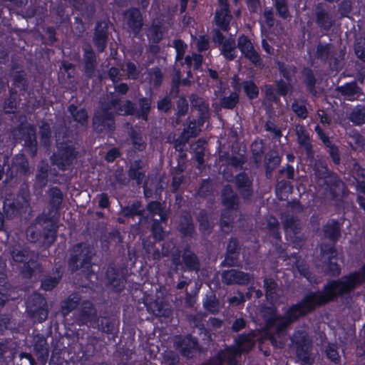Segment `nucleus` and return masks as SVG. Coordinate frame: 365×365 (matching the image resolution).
<instances>
[{"mask_svg": "<svg viewBox=\"0 0 365 365\" xmlns=\"http://www.w3.org/2000/svg\"><path fill=\"white\" fill-rule=\"evenodd\" d=\"M337 301L328 283L324 284L321 291H309L295 304L290 305L282 315V322L277 327V335L284 340L288 327L301 318L312 313L317 307Z\"/></svg>", "mask_w": 365, "mask_h": 365, "instance_id": "nucleus-1", "label": "nucleus"}, {"mask_svg": "<svg viewBox=\"0 0 365 365\" xmlns=\"http://www.w3.org/2000/svg\"><path fill=\"white\" fill-rule=\"evenodd\" d=\"M337 301L328 283L324 284L321 291H309L295 304L290 305L282 315V322L277 327V335L284 340L288 327L301 318L312 313L317 307Z\"/></svg>", "mask_w": 365, "mask_h": 365, "instance_id": "nucleus-2", "label": "nucleus"}, {"mask_svg": "<svg viewBox=\"0 0 365 365\" xmlns=\"http://www.w3.org/2000/svg\"><path fill=\"white\" fill-rule=\"evenodd\" d=\"M134 111L133 104L130 101H125L119 105L117 100L113 99L110 104H103L96 111L93 117V128L98 132L110 130L114 128V115H129Z\"/></svg>", "mask_w": 365, "mask_h": 365, "instance_id": "nucleus-3", "label": "nucleus"}, {"mask_svg": "<svg viewBox=\"0 0 365 365\" xmlns=\"http://www.w3.org/2000/svg\"><path fill=\"white\" fill-rule=\"evenodd\" d=\"M11 263L19 264V272L24 278L31 279L41 264L29 247L15 243L9 247Z\"/></svg>", "mask_w": 365, "mask_h": 365, "instance_id": "nucleus-4", "label": "nucleus"}, {"mask_svg": "<svg viewBox=\"0 0 365 365\" xmlns=\"http://www.w3.org/2000/svg\"><path fill=\"white\" fill-rule=\"evenodd\" d=\"M95 255L93 247L88 242H81L73 245L68 260L70 270L75 272L81 269L89 273L92 269V260Z\"/></svg>", "mask_w": 365, "mask_h": 365, "instance_id": "nucleus-5", "label": "nucleus"}, {"mask_svg": "<svg viewBox=\"0 0 365 365\" xmlns=\"http://www.w3.org/2000/svg\"><path fill=\"white\" fill-rule=\"evenodd\" d=\"M327 283L335 294L336 300L349 295L357 287L365 283V263L358 271L350 272L338 279H330Z\"/></svg>", "mask_w": 365, "mask_h": 365, "instance_id": "nucleus-6", "label": "nucleus"}, {"mask_svg": "<svg viewBox=\"0 0 365 365\" xmlns=\"http://www.w3.org/2000/svg\"><path fill=\"white\" fill-rule=\"evenodd\" d=\"M261 315L264 321V327L262 331V338L269 341L271 345L277 349L284 346V341L279 339L277 335V327L282 322V315L277 313L275 307L268 306L261 309Z\"/></svg>", "mask_w": 365, "mask_h": 365, "instance_id": "nucleus-7", "label": "nucleus"}, {"mask_svg": "<svg viewBox=\"0 0 365 365\" xmlns=\"http://www.w3.org/2000/svg\"><path fill=\"white\" fill-rule=\"evenodd\" d=\"M292 347L295 350L296 357L302 364H311L312 341L306 331H294L290 337Z\"/></svg>", "mask_w": 365, "mask_h": 365, "instance_id": "nucleus-8", "label": "nucleus"}, {"mask_svg": "<svg viewBox=\"0 0 365 365\" xmlns=\"http://www.w3.org/2000/svg\"><path fill=\"white\" fill-rule=\"evenodd\" d=\"M63 139L62 138V140ZM60 140L61 138H56V143H60ZM77 155L78 152L73 146L61 143V145L57 147V150L51 156V162L58 170L66 171L73 165Z\"/></svg>", "mask_w": 365, "mask_h": 365, "instance_id": "nucleus-9", "label": "nucleus"}, {"mask_svg": "<svg viewBox=\"0 0 365 365\" xmlns=\"http://www.w3.org/2000/svg\"><path fill=\"white\" fill-rule=\"evenodd\" d=\"M192 113L198 116L197 121H191L184 128L182 137H196L198 135L200 127L208 116V105L203 100L197 98L192 101Z\"/></svg>", "mask_w": 365, "mask_h": 365, "instance_id": "nucleus-10", "label": "nucleus"}, {"mask_svg": "<svg viewBox=\"0 0 365 365\" xmlns=\"http://www.w3.org/2000/svg\"><path fill=\"white\" fill-rule=\"evenodd\" d=\"M319 178L324 179V184L333 200L341 196L345 190L344 183L335 173L324 167V170L319 173Z\"/></svg>", "mask_w": 365, "mask_h": 365, "instance_id": "nucleus-11", "label": "nucleus"}, {"mask_svg": "<svg viewBox=\"0 0 365 365\" xmlns=\"http://www.w3.org/2000/svg\"><path fill=\"white\" fill-rule=\"evenodd\" d=\"M96 322L92 327L97 328L101 332L108 335L110 334L113 337L117 336L120 322L118 319L110 316L106 311L101 312Z\"/></svg>", "mask_w": 365, "mask_h": 365, "instance_id": "nucleus-12", "label": "nucleus"}, {"mask_svg": "<svg viewBox=\"0 0 365 365\" xmlns=\"http://www.w3.org/2000/svg\"><path fill=\"white\" fill-rule=\"evenodd\" d=\"M200 266L197 255L186 245L182 251V265L179 269L182 272H197L200 269Z\"/></svg>", "mask_w": 365, "mask_h": 365, "instance_id": "nucleus-13", "label": "nucleus"}, {"mask_svg": "<svg viewBox=\"0 0 365 365\" xmlns=\"http://www.w3.org/2000/svg\"><path fill=\"white\" fill-rule=\"evenodd\" d=\"M221 277L222 282L227 285H247L251 280L249 273L235 269L223 271Z\"/></svg>", "mask_w": 365, "mask_h": 365, "instance_id": "nucleus-14", "label": "nucleus"}, {"mask_svg": "<svg viewBox=\"0 0 365 365\" xmlns=\"http://www.w3.org/2000/svg\"><path fill=\"white\" fill-rule=\"evenodd\" d=\"M106 278L108 285L112 287L114 292H120L124 289L126 282L125 277L114 265L108 266Z\"/></svg>", "mask_w": 365, "mask_h": 365, "instance_id": "nucleus-15", "label": "nucleus"}, {"mask_svg": "<svg viewBox=\"0 0 365 365\" xmlns=\"http://www.w3.org/2000/svg\"><path fill=\"white\" fill-rule=\"evenodd\" d=\"M97 311L93 304L89 300H83L78 310V320L82 324H89L91 327L96 322Z\"/></svg>", "mask_w": 365, "mask_h": 365, "instance_id": "nucleus-16", "label": "nucleus"}, {"mask_svg": "<svg viewBox=\"0 0 365 365\" xmlns=\"http://www.w3.org/2000/svg\"><path fill=\"white\" fill-rule=\"evenodd\" d=\"M235 185L243 200L250 199L253 195L252 180L245 172H241L236 175Z\"/></svg>", "mask_w": 365, "mask_h": 365, "instance_id": "nucleus-17", "label": "nucleus"}, {"mask_svg": "<svg viewBox=\"0 0 365 365\" xmlns=\"http://www.w3.org/2000/svg\"><path fill=\"white\" fill-rule=\"evenodd\" d=\"M341 227L342 224L338 220H328L322 227L324 237L336 244L341 236Z\"/></svg>", "mask_w": 365, "mask_h": 365, "instance_id": "nucleus-18", "label": "nucleus"}, {"mask_svg": "<svg viewBox=\"0 0 365 365\" xmlns=\"http://www.w3.org/2000/svg\"><path fill=\"white\" fill-rule=\"evenodd\" d=\"M237 46L245 58H248L255 65L260 64V57L255 51L252 43L245 36L238 38Z\"/></svg>", "mask_w": 365, "mask_h": 365, "instance_id": "nucleus-19", "label": "nucleus"}, {"mask_svg": "<svg viewBox=\"0 0 365 365\" xmlns=\"http://www.w3.org/2000/svg\"><path fill=\"white\" fill-rule=\"evenodd\" d=\"M221 196L222 203L227 210H237L238 209L240 205L239 197L230 185L227 184L223 187Z\"/></svg>", "mask_w": 365, "mask_h": 365, "instance_id": "nucleus-20", "label": "nucleus"}, {"mask_svg": "<svg viewBox=\"0 0 365 365\" xmlns=\"http://www.w3.org/2000/svg\"><path fill=\"white\" fill-rule=\"evenodd\" d=\"M178 231L183 237H192L195 233V227L189 211H183L178 224Z\"/></svg>", "mask_w": 365, "mask_h": 365, "instance_id": "nucleus-21", "label": "nucleus"}, {"mask_svg": "<svg viewBox=\"0 0 365 365\" xmlns=\"http://www.w3.org/2000/svg\"><path fill=\"white\" fill-rule=\"evenodd\" d=\"M63 274L61 267H55L53 269V275L45 274L41 279V289L45 292L52 291L58 285Z\"/></svg>", "mask_w": 365, "mask_h": 365, "instance_id": "nucleus-22", "label": "nucleus"}, {"mask_svg": "<svg viewBox=\"0 0 365 365\" xmlns=\"http://www.w3.org/2000/svg\"><path fill=\"white\" fill-rule=\"evenodd\" d=\"M178 346L182 356L191 358L198 348V341L195 337L187 334L178 342Z\"/></svg>", "mask_w": 365, "mask_h": 365, "instance_id": "nucleus-23", "label": "nucleus"}, {"mask_svg": "<svg viewBox=\"0 0 365 365\" xmlns=\"http://www.w3.org/2000/svg\"><path fill=\"white\" fill-rule=\"evenodd\" d=\"M24 204L17 199L6 198L3 202V211L8 220H12L22 212Z\"/></svg>", "mask_w": 365, "mask_h": 365, "instance_id": "nucleus-24", "label": "nucleus"}, {"mask_svg": "<svg viewBox=\"0 0 365 365\" xmlns=\"http://www.w3.org/2000/svg\"><path fill=\"white\" fill-rule=\"evenodd\" d=\"M81 296L77 292H72L64 300H63L60 305L61 314L63 316H67L71 312L75 310L81 302Z\"/></svg>", "mask_w": 365, "mask_h": 365, "instance_id": "nucleus-25", "label": "nucleus"}, {"mask_svg": "<svg viewBox=\"0 0 365 365\" xmlns=\"http://www.w3.org/2000/svg\"><path fill=\"white\" fill-rule=\"evenodd\" d=\"M144 304L147 312L156 317H168L170 314V310L163 309L162 303L158 299H146Z\"/></svg>", "mask_w": 365, "mask_h": 365, "instance_id": "nucleus-26", "label": "nucleus"}, {"mask_svg": "<svg viewBox=\"0 0 365 365\" xmlns=\"http://www.w3.org/2000/svg\"><path fill=\"white\" fill-rule=\"evenodd\" d=\"M281 157L275 150H269L264 157L265 175L268 178L272 172L280 164Z\"/></svg>", "mask_w": 365, "mask_h": 365, "instance_id": "nucleus-27", "label": "nucleus"}, {"mask_svg": "<svg viewBox=\"0 0 365 365\" xmlns=\"http://www.w3.org/2000/svg\"><path fill=\"white\" fill-rule=\"evenodd\" d=\"M50 200L49 206L50 212L58 213L63 202V193L58 187H53L49 190Z\"/></svg>", "mask_w": 365, "mask_h": 365, "instance_id": "nucleus-28", "label": "nucleus"}, {"mask_svg": "<svg viewBox=\"0 0 365 365\" xmlns=\"http://www.w3.org/2000/svg\"><path fill=\"white\" fill-rule=\"evenodd\" d=\"M143 166L140 160H135L130 165L128 170V177L136 182L138 185L142 184L145 178V173L143 171Z\"/></svg>", "mask_w": 365, "mask_h": 365, "instance_id": "nucleus-29", "label": "nucleus"}, {"mask_svg": "<svg viewBox=\"0 0 365 365\" xmlns=\"http://www.w3.org/2000/svg\"><path fill=\"white\" fill-rule=\"evenodd\" d=\"M125 16L130 28L134 33L138 32L142 26V18L140 11L136 9H132L128 10Z\"/></svg>", "mask_w": 365, "mask_h": 365, "instance_id": "nucleus-30", "label": "nucleus"}, {"mask_svg": "<svg viewBox=\"0 0 365 365\" xmlns=\"http://www.w3.org/2000/svg\"><path fill=\"white\" fill-rule=\"evenodd\" d=\"M232 16L229 14L228 6L220 7L216 11V24L224 31H227Z\"/></svg>", "mask_w": 365, "mask_h": 365, "instance_id": "nucleus-31", "label": "nucleus"}, {"mask_svg": "<svg viewBox=\"0 0 365 365\" xmlns=\"http://www.w3.org/2000/svg\"><path fill=\"white\" fill-rule=\"evenodd\" d=\"M324 146L326 147L327 152L329 153L332 162L334 165H338L340 164V153L339 147L332 143L331 138H320Z\"/></svg>", "mask_w": 365, "mask_h": 365, "instance_id": "nucleus-32", "label": "nucleus"}, {"mask_svg": "<svg viewBox=\"0 0 365 365\" xmlns=\"http://www.w3.org/2000/svg\"><path fill=\"white\" fill-rule=\"evenodd\" d=\"M140 207V202L134 201L130 205H126L122 208V215L126 218L141 216L143 214V210H141Z\"/></svg>", "mask_w": 365, "mask_h": 365, "instance_id": "nucleus-33", "label": "nucleus"}, {"mask_svg": "<svg viewBox=\"0 0 365 365\" xmlns=\"http://www.w3.org/2000/svg\"><path fill=\"white\" fill-rule=\"evenodd\" d=\"M150 232L153 238L156 242H161L164 240V239L165 238V230L163 226L162 225L160 221L158 220V219H153Z\"/></svg>", "mask_w": 365, "mask_h": 365, "instance_id": "nucleus-34", "label": "nucleus"}, {"mask_svg": "<svg viewBox=\"0 0 365 365\" xmlns=\"http://www.w3.org/2000/svg\"><path fill=\"white\" fill-rule=\"evenodd\" d=\"M197 222L199 224V230L202 233H209L212 229V226L209 222V217L207 211L205 209H202L198 212L197 217Z\"/></svg>", "mask_w": 365, "mask_h": 365, "instance_id": "nucleus-35", "label": "nucleus"}, {"mask_svg": "<svg viewBox=\"0 0 365 365\" xmlns=\"http://www.w3.org/2000/svg\"><path fill=\"white\" fill-rule=\"evenodd\" d=\"M42 228L44 240L50 244L53 243L57 237L58 225L56 221L46 225Z\"/></svg>", "mask_w": 365, "mask_h": 365, "instance_id": "nucleus-36", "label": "nucleus"}, {"mask_svg": "<svg viewBox=\"0 0 365 365\" xmlns=\"http://www.w3.org/2000/svg\"><path fill=\"white\" fill-rule=\"evenodd\" d=\"M293 190L292 183L286 180H280L279 176L277 177L276 184V194L277 196L280 195V198L283 196H287L288 194L291 193Z\"/></svg>", "mask_w": 365, "mask_h": 365, "instance_id": "nucleus-37", "label": "nucleus"}, {"mask_svg": "<svg viewBox=\"0 0 365 365\" xmlns=\"http://www.w3.org/2000/svg\"><path fill=\"white\" fill-rule=\"evenodd\" d=\"M221 52L229 60L235 58L237 53L235 41L231 38L226 40L222 44Z\"/></svg>", "mask_w": 365, "mask_h": 365, "instance_id": "nucleus-38", "label": "nucleus"}, {"mask_svg": "<svg viewBox=\"0 0 365 365\" xmlns=\"http://www.w3.org/2000/svg\"><path fill=\"white\" fill-rule=\"evenodd\" d=\"M46 299L38 293L31 294L27 301V309L29 311L40 307H46Z\"/></svg>", "mask_w": 365, "mask_h": 365, "instance_id": "nucleus-39", "label": "nucleus"}, {"mask_svg": "<svg viewBox=\"0 0 365 365\" xmlns=\"http://www.w3.org/2000/svg\"><path fill=\"white\" fill-rule=\"evenodd\" d=\"M327 358L336 365L341 364V358L336 344L329 343L325 348Z\"/></svg>", "mask_w": 365, "mask_h": 365, "instance_id": "nucleus-40", "label": "nucleus"}, {"mask_svg": "<svg viewBox=\"0 0 365 365\" xmlns=\"http://www.w3.org/2000/svg\"><path fill=\"white\" fill-rule=\"evenodd\" d=\"M69 111L72 115L74 120L83 126L88 122V115L84 109L78 110L74 106L69 107Z\"/></svg>", "mask_w": 365, "mask_h": 365, "instance_id": "nucleus-41", "label": "nucleus"}, {"mask_svg": "<svg viewBox=\"0 0 365 365\" xmlns=\"http://www.w3.org/2000/svg\"><path fill=\"white\" fill-rule=\"evenodd\" d=\"M29 312L31 313V317L34 320V322L41 323L47 319L48 311L46 306L35 308L30 310Z\"/></svg>", "mask_w": 365, "mask_h": 365, "instance_id": "nucleus-42", "label": "nucleus"}, {"mask_svg": "<svg viewBox=\"0 0 365 365\" xmlns=\"http://www.w3.org/2000/svg\"><path fill=\"white\" fill-rule=\"evenodd\" d=\"M350 120L356 125H361L365 123V108L362 106H356L350 115Z\"/></svg>", "mask_w": 365, "mask_h": 365, "instance_id": "nucleus-43", "label": "nucleus"}, {"mask_svg": "<svg viewBox=\"0 0 365 365\" xmlns=\"http://www.w3.org/2000/svg\"><path fill=\"white\" fill-rule=\"evenodd\" d=\"M218 301L215 295L206 296V298L203 300L204 309L212 314L218 312Z\"/></svg>", "mask_w": 365, "mask_h": 365, "instance_id": "nucleus-44", "label": "nucleus"}, {"mask_svg": "<svg viewBox=\"0 0 365 365\" xmlns=\"http://www.w3.org/2000/svg\"><path fill=\"white\" fill-rule=\"evenodd\" d=\"M238 100V93L234 92L232 93L229 96L223 98L221 101V104L223 108L232 109L236 106Z\"/></svg>", "mask_w": 365, "mask_h": 365, "instance_id": "nucleus-45", "label": "nucleus"}, {"mask_svg": "<svg viewBox=\"0 0 365 365\" xmlns=\"http://www.w3.org/2000/svg\"><path fill=\"white\" fill-rule=\"evenodd\" d=\"M263 282L266 297L267 299L272 298V295L275 294V291L277 287L276 282L271 278H265Z\"/></svg>", "mask_w": 365, "mask_h": 365, "instance_id": "nucleus-46", "label": "nucleus"}, {"mask_svg": "<svg viewBox=\"0 0 365 365\" xmlns=\"http://www.w3.org/2000/svg\"><path fill=\"white\" fill-rule=\"evenodd\" d=\"M48 171V165H41L37 170L36 180L41 186H44L47 183Z\"/></svg>", "mask_w": 365, "mask_h": 365, "instance_id": "nucleus-47", "label": "nucleus"}, {"mask_svg": "<svg viewBox=\"0 0 365 365\" xmlns=\"http://www.w3.org/2000/svg\"><path fill=\"white\" fill-rule=\"evenodd\" d=\"M334 258L329 257L326 267V273L332 276L337 277L341 274V268L336 262H333Z\"/></svg>", "mask_w": 365, "mask_h": 365, "instance_id": "nucleus-48", "label": "nucleus"}, {"mask_svg": "<svg viewBox=\"0 0 365 365\" xmlns=\"http://www.w3.org/2000/svg\"><path fill=\"white\" fill-rule=\"evenodd\" d=\"M85 50V58L86 59V72L88 75H91L92 71L94 68V55L92 49L88 47Z\"/></svg>", "mask_w": 365, "mask_h": 365, "instance_id": "nucleus-49", "label": "nucleus"}, {"mask_svg": "<svg viewBox=\"0 0 365 365\" xmlns=\"http://www.w3.org/2000/svg\"><path fill=\"white\" fill-rule=\"evenodd\" d=\"M240 243L237 237H231L227 242L226 252L228 254L240 255Z\"/></svg>", "mask_w": 365, "mask_h": 365, "instance_id": "nucleus-50", "label": "nucleus"}, {"mask_svg": "<svg viewBox=\"0 0 365 365\" xmlns=\"http://www.w3.org/2000/svg\"><path fill=\"white\" fill-rule=\"evenodd\" d=\"M171 264L173 267V270L177 272L180 267L182 265V252L176 249L171 253Z\"/></svg>", "mask_w": 365, "mask_h": 365, "instance_id": "nucleus-51", "label": "nucleus"}, {"mask_svg": "<svg viewBox=\"0 0 365 365\" xmlns=\"http://www.w3.org/2000/svg\"><path fill=\"white\" fill-rule=\"evenodd\" d=\"M243 88L247 96L250 98H255L258 95V88L252 81H246L243 83Z\"/></svg>", "mask_w": 365, "mask_h": 365, "instance_id": "nucleus-52", "label": "nucleus"}, {"mask_svg": "<svg viewBox=\"0 0 365 365\" xmlns=\"http://www.w3.org/2000/svg\"><path fill=\"white\" fill-rule=\"evenodd\" d=\"M140 110L138 112L137 115L138 118H142L143 120H147V115L150 108V101L148 99H141L140 101Z\"/></svg>", "mask_w": 365, "mask_h": 365, "instance_id": "nucleus-53", "label": "nucleus"}, {"mask_svg": "<svg viewBox=\"0 0 365 365\" xmlns=\"http://www.w3.org/2000/svg\"><path fill=\"white\" fill-rule=\"evenodd\" d=\"M292 110L299 118L304 119L307 116V110L303 103L294 102L292 106Z\"/></svg>", "mask_w": 365, "mask_h": 365, "instance_id": "nucleus-54", "label": "nucleus"}, {"mask_svg": "<svg viewBox=\"0 0 365 365\" xmlns=\"http://www.w3.org/2000/svg\"><path fill=\"white\" fill-rule=\"evenodd\" d=\"M225 351L227 352V365H242L240 364L236 358L237 356V349L234 346H227L225 349Z\"/></svg>", "mask_w": 365, "mask_h": 365, "instance_id": "nucleus-55", "label": "nucleus"}, {"mask_svg": "<svg viewBox=\"0 0 365 365\" xmlns=\"http://www.w3.org/2000/svg\"><path fill=\"white\" fill-rule=\"evenodd\" d=\"M320 250L323 255H328V258L336 257V248L334 243H322L320 246Z\"/></svg>", "mask_w": 365, "mask_h": 365, "instance_id": "nucleus-56", "label": "nucleus"}, {"mask_svg": "<svg viewBox=\"0 0 365 365\" xmlns=\"http://www.w3.org/2000/svg\"><path fill=\"white\" fill-rule=\"evenodd\" d=\"M356 353L359 357H365V324L363 326L361 339L356 344Z\"/></svg>", "mask_w": 365, "mask_h": 365, "instance_id": "nucleus-57", "label": "nucleus"}, {"mask_svg": "<svg viewBox=\"0 0 365 365\" xmlns=\"http://www.w3.org/2000/svg\"><path fill=\"white\" fill-rule=\"evenodd\" d=\"M211 190V185L209 180L204 179L198 188L197 192L200 197H207L210 195Z\"/></svg>", "mask_w": 365, "mask_h": 365, "instance_id": "nucleus-58", "label": "nucleus"}, {"mask_svg": "<svg viewBox=\"0 0 365 365\" xmlns=\"http://www.w3.org/2000/svg\"><path fill=\"white\" fill-rule=\"evenodd\" d=\"M51 212L49 211L48 213L38 215L36 218V223L43 227L46 225L56 222V220L51 215Z\"/></svg>", "mask_w": 365, "mask_h": 365, "instance_id": "nucleus-59", "label": "nucleus"}, {"mask_svg": "<svg viewBox=\"0 0 365 365\" xmlns=\"http://www.w3.org/2000/svg\"><path fill=\"white\" fill-rule=\"evenodd\" d=\"M297 220L292 215H287L282 220L283 227L285 230L290 229L295 231L297 227Z\"/></svg>", "mask_w": 365, "mask_h": 365, "instance_id": "nucleus-60", "label": "nucleus"}, {"mask_svg": "<svg viewBox=\"0 0 365 365\" xmlns=\"http://www.w3.org/2000/svg\"><path fill=\"white\" fill-rule=\"evenodd\" d=\"M202 61V56L196 53H193L192 56H187L185 58L187 65L189 67L193 65L195 68H198L201 66Z\"/></svg>", "mask_w": 365, "mask_h": 365, "instance_id": "nucleus-61", "label": "nucleus"}, {"mask_svg": "<svg viewBox=\"0 0 365 365\" xmlns=\"http://www.w3.org/2000/svg\"><path fill=\"white\" fill-rule=\"evenodd\" d=\"M239 255L235 254L225 253V259L220 263L221 267H234L236 265Z\"/></svg>", "mask_w": 365, "mask_h": 365, "instance_id": "nucleus-62", "label": "nucleus"}, {"mask_svg": "<svg viewBox=\"0 0 365 365\" xmlns=\"http://www.w3.org/2000/svg\"><path fill=\"white\" fill-rule=\"evenodd\" d=\"M95 44L98 51H102L106 47V34L103 31H97L95 34Z\"/></svg>", "mask_w": 365, "mask_h": 365, "instance_id": "nucleus-63", "label": "nucleus"}, {"mask_svg": "<svg viewBox=\"0 0 365 365\" xmlns=\"http://www.w3.org/2000/svg\"><path fill=\"white\" fill-rule=\"evenodd\" d=\"M317 15L318 23L319 25H321V26L324 27V29H328L331 26V21L325 11H319Z\"/></svg>", "mask_w": 365, "mask_h": 365, "instance_id": "nucleus-64", "label": "nucleus"}]
</instances>
